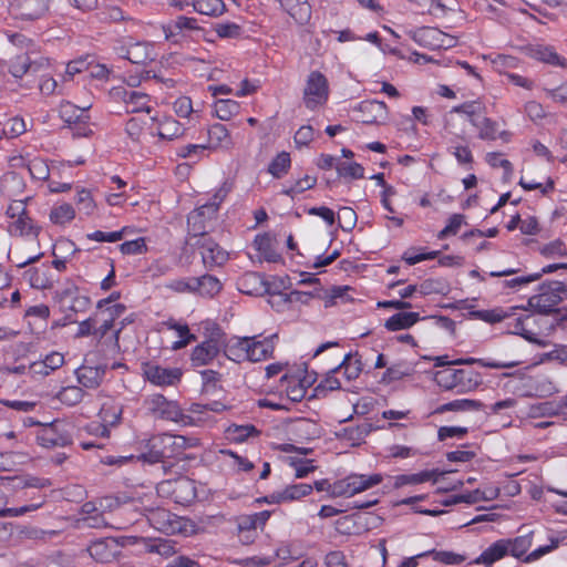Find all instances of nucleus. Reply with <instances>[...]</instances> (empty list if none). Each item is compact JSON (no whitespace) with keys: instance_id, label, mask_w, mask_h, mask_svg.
<instances>
[{"instance_id":"1","label":"nucleus","mask_w":567,"mask_h":567,"mask_svg":"<svg viewBox=\"0 0 567 567\" xmlns=\"http://www.w3.org/2000/svg\"><path fill=\"white\" fill-rule=\"evenodd\" d=\"M567 300V286L561 281H550L539 287V292L528 299V307L540 315L557 313L559 323L567 321V309L556 307Z\"/></svg>"},{"instance_id":"2","label":"nucleus","mask_w":567,"mask_h":567,"mask_svg":"<svg viewBox=\"0 0 567 567\" xmlns=\"http://www.w3.org/2000/svg\"><path fill=\"white\" fill-rule=\"evenodd\" d=\"M195 444L196 440L164 433L152 437L147 443V452L143 453L138 458L146 463L155 464L163 462L165 458L174 457Z\"/></svg>"},{"instance_id":"3","label":"nucleus","mask_w":567,"mask_h":567,"mask_svg":"<svg viewBox=\"0 0 567 567\" xmlns=\"http://www.w3.org/2000/svg\"><path fill=\"white\" fill-rule=\"evenodd\" d=\"M275 338L276 333L264 340H257L256 337L236 338L226 349V357L234 361H264L272 355Z\"/></svg>"},{"instance_id":"4","label":"nucleus","mask_w":567,"mask_h":567,"mask_svg":"<svg viewBox=\"0 0 567 567\" xmlns=\"http://www.w3.org/2000/svg\"><path fill=\"white\" fill-rule=\"evenodd\" d=\"M435 382L445 390L457 389L463 393L476 389L482 383V378L473 370L447 368L435 373Z\"/></svg>"},{"instance_id":"5","label":"nucleus","mask_w":567,"mask_h":567,"mask_svg":"<svg viewBox=\"0 0 567 567\" xmlns=\"http://www.w3.org/2000/svg\"><path fill=\"white\" fill-rule=\"evenodd\" d=\"M231 346L227 342L224 332L216 328L212 331L208 339L196 346L190 354L193 367H203L213 362V360L223 351Z\"/></svg>"},{"instance_id":"6","label":"nucleus","mask_w":567,"mask_h":567,"mask_svg":"<svg viewBox=\"0 0 567 567\" xmlns=\"http://www.w3.org/2000/svg\"><path fill=\"white\" fill-rule=\"evenodd\" d=\"M329 82L323 73L320 71H312L309 73L303 87V103L307 109L316 110L329 99Z\"/></svg>"},{"instance_id":"7","label":"nucleus","mask_w":567,"mask_h":567,"mask_svg":"<svg viewBox=\"0 0 567 567\" xmlns=\"http://www.w3.org/2000/svg\"><path fill=\"white\" fill-rule=\"evenodd\" d=\"M227 192L225 189H219L215 195L214 199L210 203H207L196 210L192 212L187 218L189 231L193 238H196L195 245H199L202 241L207 239L205 237L206 230L204 225V217L210 218L218 209L219 204L226 197Z\"/></svg>"},{"instance_id":"8","label":"nucleus","mask_w":567,"mask_h":567,"mask_svg":"<svg viewBox=\"0 0 567 567\" xmlns=\"http://www.w3.org/2000/svg\"><path fill=\"white\" fill-rule=\"evenodd\" d=\"M50 8V0H10V14L21 21H35L43 18Z\"/></svg>"},{"instance_id":"9","label":"nucleus","mask_w":567,"mask_h":567,"mask_svg":"<svg viewBox=\"0 0 567 567\" xmlns=\"http://www.w3.org/2000/svg\"><path fill=\"white\" fill-rule=\"evenodd\" d=\"M66 427L68 425L60 421L47 424L39 431L37 440L41 446L47 449L66 446L72 443V436Z\"/></svg>"},{"instance_id":"10","label":"nucleus","mask_w":567,"mask_h":567,"mask_svg":"<svg viewBox=\"0 0 567 567\" xmlns=\"http://www.w3.org/2000/svg\"><path fill=\"white\" fill-rule=\"evenodd\" d=\"M414 39L421 45L432 50H446L457 44L456 37L444 33L437 28H423L415 33Z\"/></svg>"},{"instance_id":"11","label":"nucleus","mask_w":567,"mask_h":567,"mask_svg":"<svg viewBox=\"0 0 567 567\" xmlns=\"http://www.w3.org/2000/svg\"><path fill=\"white\" fill-rule=\"evenodd\" d=\"M111 94L114 99H118L125 103L127 113H136L142 111L150 113L151 111V99L145 93L127 90L124 86H118L114 87L111 91Z\"/></svg>"},{"instance_id":"12","label":"nucleus","mask_w":567,"mask_h":567,"mask_svg":"<svg viewBox=\"0 0 567 567\" xmlns=\"http://www.w3.org/2000/svg\"><path fill=\"white\" fill-rule=\"evenodd\" d=\"M150 409L153 413H155L158 417L163 420H168L173 422H185V419H189L186 416L178 404L173 401H168L164 395L156 394L153 395L150 401Z\"/></svg>"},{"instance_id":"13","label":"nucleus","mask_w":567,"mask_h":567,"mask_svg":"<svg viewBox=\"0 0 567 567\" xmlns=\"http://www.w3.org/2000/svg\"><path fill=\"white\" fill-rule=\"evenodd\" d=\"M49 65L47 58L40 56L33 59L30 53H23L10 60L9 72L17 79L22 78L25 73L38 72Z\"/></svg>"},{"instance_id":"14","label":"nucleus","mask_w":567,"mask_h":567,"mask_svg":"<svg viewBox=\"0 0 567 567\" xmlns=\"http://www.w3.org/2000/svg\"><path fill=\"white\" fill-rule=\"evenodd\" d=\"M144 375L153 384L158 386L175 385L181 381L182 371L178 368L166 369L155 364L144 365Z\"/></svg>"},{"instance_id":"15","label":"nucleus","mask_w":567,"mask_h":567,"mask_svg":"<svg viewBox=\"0 0 567 567\" xmlns=\"http://www.w3.org/2000/svg\"><path fill=\"white\" fill-rule=\"evenodd\" d=\"M146 518L155 529L166 534L175 533L179 528L177 517L165 508H146Z\"/></svg>"},{"instance_id":"16","label":"nucleus","mask_w":567,"mask_h":567,"mask_svg":"<svg viewBox=\"0 0 567 567\" xmlns=\"http://www.w3.org/2000/svg\"><path fill=\"white\" fill-rule=\"evenodd\" d=\"M118 548V543L115 539L104 538L93 542L87 551L95 561L107 564L115 559Z\"/></svg>"},{"instance_id":"17","label":"nucleus","mask_w":567,"mask_h":567,"mask_svg":"<svg viewBox=\"0 0 567 567\" xmlns=\"http://www.w3.org/2000/svg\"><path fill=\"white\" fill-rule=\"evenodd\" d=\"M203 262L206 268L221 266L226 262L228 254L212 239H205L199 245Z\"/></svg>"},{"instance_id":"18","label":"nucleus","mask_w":567,"mask_h":567,"mask_svg":"<svg viewBox=\"0 0 567 567\" xmlns=\"http://www.w3.org/2000/svg\"><path fill=\"white\" fill-rule=\"evenodd\" d=\"M239 290L249 296H264L270 292L269 284L258 272H246L239 280Z\"/></svg>"},{"instance_id":"19","label":"nucleus","mask_w":567,"mask_h":567,"mask_svg":"<svg viewBox=\"0 0 567 567\" xmlns=\"http://www.w3.org/2000/svg\"><path fill=\"white\" fill-rule=\"evenodd\" d=\"M312 489V485L309 484L289 485L281 492H275L271 495L266 496L264 501L269 504L296 501L309 495Z\"/></svg>"},{"instance_id":"20","label":"nucleus","mask_w":567,"mask_h":567,"mask_svg":"<svg viewBox=\"0 0 567 567\" xmlns=\"http://www.w3.org/2000/svg\"><path fill=\"white\" fill-rule=\"evenodd\" d=\"M357 111L361 114L359 116L360 122L373 124L386 116L388 107L384 102L372 100L361 102Z\"/></svg>"},{"instance_id":"21","label":"nucleus","mask_w":567,"mask_h":567,"mask_svg":"<svg viewBox=\"0 0 567 567\" xmlns=\"http://www.w3.org/2000/svg\"><path fill=\"white\" fill-rule=\"evenodd\" d=\"M81 517L78 519L80 527L102 528L107 526V522L103 513L97 508L95 503L86 502L81 507Z\"/></svg>"},{"instance_id":"22","label":"nucleus","mask_w":567,"mask_h":567,"mask_svg":"<svg viewBox=\"0 0 567 567\" xmlns=\"http://www.w3.org/2000/svg\"><path fill=\"white\" fill-rule=\"evenodd\" d=\"M289 16L299 24L310 20L311 8L307 0H277Z\"/></svg>"},{"instance_id":"23","label":"nucleus","mask_w":567,"mask_h":567,"mask_svg":"<svg viewBox=\"0 0 567 567\" xmlns=\"http://www.w3.org/2000/svg\"><path fill=\"white\" fill-rule=\"evenodd\" d=\"M509 544L506 539L497 540L486 548L480 557L475 559V564H482L487 567L492 566L495 561L505 557L509 551Z\"/></svg>"},{"instance_id":"24","label":"nucleus","mask_w":567,"mask_h":567,"mask_svg":"<svg viewBox=\"0 0 567 567\" xmlns=\"http://www.w3.org/2000/svg\"><path fill=\"white\" fill-rule=\"evenodd\" d=\"M105 374V367L82 365L76 370V378L80 384L89 389L97 388Z\"/></svg>"},{"instance_id":"25","label":"nucleus","mask_w":567,"mask_h":567,"mask_svg":"<svg viewBox=\"0 0 567 567\" xmlns=\"http://www.w3.org/2000/svg\"><path fill=\"white\" fill-rule=\"evenodd\" d=\"M528 54L538 61L558 65L561 68L567 66V62L564 58L559 56L553 47L549 45H534L528 49Z\"/></svg>"},{"instance_id":"26","label":"nucleus","mask_w":567,"mask_h":567,"mask_svg":"<svg viewBox=\"0 0 567 567\" xmlns=\"http://www.w3.org/2000/svg\"><path fill=\"white\" fill-rule=\"evenodd\" d=\"M485 105L480 101L465 102L452 109L451 113L464 114L473 126H480L481 118L485 115Z\"/></svg>"},{"instance_id":"27","label":"nucleus","mask_w":567,"mask_h":567,"mask_svg":"<svg viewBox=\"0 0 567 567\" xmlns=\"http://www.w3.org/2000/svg\"><path fill=\"white\" fill-rule=\"evenodd\" d=\"M444 472L437 470L422 471L415 474H402L395 477L394 486L401 487L404 485H416L433 480L437 482V477L444 475Z\"/></svg>"},{"instance_id":"28","label":"nucleus","mask_w":567,"mask_h":567,"mask_svg":"<svg viewBox=\"0 0 567 567\" xmlns=\"http://www.w3.org/2000/svg\"><path fill=\"white\" fill-rule=\"evenodd\" d=\"M60 300L63 306L75 313L85 311L91 305L90 298L79 295L76 289L74 291L65 289L61 292Z\"/></svg>"},{"instance_id":"29","label":"nucleus","mask_w":567,"mask_h":567,"mask_svg":"<svg viewBox=\"0 0 567 567\" xmlns=\"http://www.w3.org/2000/svg\"><path fill=\"white\" fill-rule=\"evenodd\" d=\"M153 47L148 43L137 42L127 47L125 58L135 64H144L152 61Z\"/></svg>"},{"instance_id":"30","label":"nucleus","mask_w":567,"mask_h":567,"mask_svg":"<svg viewBox=\"0 0 567 567\" xmlns=\"http://www.w3.org/2000/svg\"><path fill=\"white\" fill-rule=\"evenodd\" d=\"M419 320L420 316L417 312H398L385 321L384 327L389 331H398L412 327Z\"/></svg>"},{"instance_id":"31","label":"nucleus","mask_w":567,"mask_h":567,"mask_svg":"<svg viewBox=\"0 0 567 567\" xmlns=\"http://www.w3.org/2000/svg\"><path fill=\"white\" fill-rule=\"evenodd\" d=\"M24 189V182L14 172L7 173L1 179V192L8 198L18 197Z\"/></svg>"},{"instance_id":"32","label":"nucleus","mask_w":567,"mask_h":567,"mask_svg":"<svg viewBox=\"0 0 567 567\" xmlns=\"http://www.w3.org/2000/svg\"><path fill=\"white\" fill-rule=\"evenodd\" d=\"M209 142L213 147H220L230 150L234 146V142L229 135L228 130L225 125L216 123L208 130Z\"/></svg>"},{"instance_id":"33","label":"nucleus","mask_w":567,"mask_h":567,"mask_svg":"<svg viewBox=\"0 0 567 567\" xmlns=\"http://www.w3.org/2000/svg\"><path fill=\"white\" fill-rule=\"evenodd\" d=\"M91 107V104L79 107L70 102H62L60 105V116L61 118L68 123H78L84 122L87 116L84 115V112Z\"/></svg>"},{"instance_id":"34","label":"nucleus","mask_w":567,"mask_h":567,"mask_svg":"<svg viewBox=\"0 0 567 567\" xmlns=\"http://www.w3.org/2000/svg\"><path fill=\"white\" fill-rule=\"evenodd\" d=\"M193 284L195 287V292L208 297L216 295L221 288L219 280L210 275L193 278Z\"/></svg>"},{"instance_id":"35","label":"nucleus","mask_w":567,"mask_h":567,"mask_svg":"<svg viewBox=\"0 0 567 567\" xmlns=\"http://www.w3.org/2000/svg\"><path fill=\"white\" fill-rule=\"evenodd\" d=\"M352 496L357 493L363 492L372 486L382 482L380 474L367 475H350L348 476Z\"/></svg>"},{"instance_id":"36","label":"nucleus","mask_w":567,"mask_h":567,"mask_svg":"<svg viewBox=\"0 0 567 567\" xmlns=\"http://www.w3.org/2000/svg\"><path fill=\"white\" fill-rule=\"evenodd\" d=\"M192 7L198 13L210 17L221 16L226 10L223 0H193Z\"/></svg>"},{"instance_id":"37","label":"nucleus","mask_w":567,"mask_h":567,"mask_svg":"<svg viewBox=\"0 0 567 567\" xmlns=\"http://www.w3.org/2000/svg\"><path fill=\"white\" fill-rule=\"evenodd\" d=\"M164 324L167 326L169 329L175 330L181 338V340L173 343V346H172L173 350H178V349L185 348L190 342L196 340L195 334L190 333L187 324H182L173 319L164 322Z\"/></svg>"},{"instance_id":"38","label":"nucleus","mask_w":567,"mask_h":567,"mask_svg":"<svg viewBox=\"0 0 567 567\" xmlns=\"http://www.w3.org/2000/svg\"><path fill=\"white\" fill-rule=\"evenodd\" d=\"M183 30H199L196 19L181 16L164 27V32L167 39L176 35Z\"/></svg>"},{"instance_id":"39","label":"nucleus","mask_w":567,"mask_h":567,"mask_svg":"<svg viewBox=\"0 0 567 567\" xmlns=\"http://www.w3.org/2000/svg\"><path fill=\"white\" fill-rule=\"evenodd\" d=\"M64 363L63 354L59 352H52L45 357L42 362H34L31 364L30 369H32L35 373H44L49 374V370L53 371L62 367Z\"/></svg>"},{"instance_id":"40","label":"nucleus","mask_w":567,"mask_h":567,"mask_svg":"<svg viewBox=\"0 0 567 567\" xmlns=\"http://www.w3.org/2000/svg\"><path fill=\"white\" fill-rule=\"evenodd\" d=\"M255 247L260 252V256L269 262H276L280 258L272 247L271 238L268 235H258L255 238Z\"/></svg>"},{"instance_id":"41","label":"nucleus","mask_w":567,"mask_h":567,"mask_svg":"<svg viewBox=\"0 0 567 567\" xmlns=\"http://www.w3.org/2000/svg\"><path fill=\"white\" fill-rule=\"evenodd\" d=\"M483 406L482 402L470 399L454 400L441 405L436 412L443 413L447 411H478Z\"/></svg>"},{"instance_id":"42","label":"nucleus","mask_w":567,"mask_h":567,"mask_svg":"<svg viewBox=\"0 0 567 567\" xmlns=\"http://www.w3.org/2000/svg\"><path fill=\"white\" fill-rule=\"evenodd\" d=\"M470 315L475 319H480L487 323L493 324V323L501 322L504 319L509 318L512 316V312L505 311L501 308H495V309H491V310L471 311Z\"/></svg>"},{"instance_id":"43","label":"nucleus","mask_w":567,"mask_h":567,"mask_svg":"<svg viewBox=\"0 0 567 567\" xmlns=\"http://www.w3.org/2000/svg\"><path fill=\"white\" fill-rule=\"evenodd\" d=\"M291 159L287 152L279 153L269 164L268 172L275 178H281L290 168Z\"/></svg>"},{"instance_id":"44","label":"nucleus","mask_w":567,"mask_h":567,"mask_svg":"<svg viewBox=\"0 0 567 567\" xmlns=\"http://www.w3.org/2000/svg\"><path fill=\"white\" fill-rule=\"evenodd\" d=\"M530 319H533V317L530 315L525 316V318H520V317L516 318L513 323L508 324V329L514 334H519L530 342H534L542 347H545L546 346L545 342L538 340L537 338H535L534 333H532L529 330L525 329V324H524L525 321L530 320Z\"/></svg>"},{"instance_id":"45","label":"nucleus","mask_w":567,"mask_h":567,"mask_svg":"<svg viewBox=\"0 0 567 567\" xmlns=\"http://www.w3.org/2000/svg\"><path fill=\"white\" fill-rule=\"evenodd\" d=\"M454 364H473L478 363L482 367L491 368V369H505V368H514L519 364V361L512 360V361H491V360H484V359H474V358H466V359H458L453 362Z\"/></svg>"},{"instance_id":"46","label":"nucleus","mask_w":567,"mask_h":567,"mask_svg":"<svg viewBox=\"0 0 567 567\" xmlns=\"http://www.w3.org/2000/svg\"><path fill=\"white\" fill-rule=\"evenodd\" d=\"M239 112V104L234 100H218L215 103V114L221 121H228Z\"/></svg>"},{"instance_id":"47","label":"nucleus","mask_w":567,"mask_h":567,"mask_svg":"<svg viewBox=\"0 0 567 567\" xmlns=\"http://www.w3.org/2000/svg\"><path fill=\"white\" fill-rule=\"evenodd\" d=\"M228 436L236 441L243 442L249 436H255L259 434V431L251 424L246 425H231L227 429Z\"/></svg>"},{"instance_id":"48","label":"nucleus","mask_w":567,"mask_h":567,"mask_svg":"<svg viewBox=\"0 0 567 567\" xmlns=\"http://www.w3.org/2000/svg\"><path fill=\"white\" fill-rule=\"evenodd\" d=\"M183 134V127L181 124L173 120L166 118L158 126V136L165 140H173Z\"/></svg>"},{"instance_id":"49","label":"nucleus","mask_w":567,"mask_h":567,"mask_svg":"<svg viewBox=\"0 0 567 567\" xmlns=\"http://www.w3.org/2000/svg\"><path fill=\"white\" fill-rule=\"evenodd\" d=\"M532 534L533 533L516 537L513 540L507 539L511 546L508 553L516 558L523 557L532 546Z\"/></svg>"},{"instance_id":"50","label":"nucleus","mask_w":567,"mask_h":567,"mask_svg":"<svg viewBox=\"0 0 567 567\" xmlns=\"http://www.w3.org/2000/svg\"><path fill=\"white\" fill-rule=\"evenodd\" d=\"M75 216L74 209L70 204H62L58 207H54L50 213V219L54 224L63 225L70 220H72Z\"/></svg>"},{"instance_id":"51","label":"nucleus","mask_w":567,"mask_h":567,"mask_svg":"<svg viewBox=\"0 0 567 567\" xmlns=\"http://www.w3.org/2000/svg\"><path fill=\"white\" fill-rule=\"evenodd\" d=\"M83 391L79 386H65L58 393V399L68 405H75L83 399Z\"/></svg>"},{"instance_id":"52","label":"nucleus","mask_w":567,"mask_h":567,"mask_svg":"<svg viewBox=\"0 0 567 567\" xmlns=\"http://www.w3.org/2000/svg\"><path fill=\"white\" fill-rule=\"evenodd\" d=\"M337 172L340 176L351 177L354 179L363 178L364 168L358 163L342 162L337 165Z\"/></svg>"},{"instance_id":"53","label":"nucleus","mask_w":567,"mask_h":567,"mask_svg":"<svg viewBox=\"0 0 567 567\" xmlns=\"http://www.w3.org/2000/svg\"><path fill=\"white\" fill-rule=\"evenodd\" d=\"M28 171L32 178L38 181H45L50 175V168L48 164L40 158H34L29 162Z\"/></svg>"},{"instance_id":"54","label":"nucleus","mask_w":567,"mask_h":567,"mask_svg":"<svg viewBox=\"0 0 567 567\" xmlns=\"http://www.w3.org/2000/svg\"><path fill=\"white\" fill-rule=\"evenodd\" d=\"M89 56L80 58L73 61H70L66 64V70L64 74V80H71L75 74L85 72L90 69L91 62L87 61Z\"/></svg>"},{"instance_id":"55","label":"nucleus","mask_w":567,"mask_h":567,"mask_svg":"<svg viewBox=\"0 0 567 567\" xmlns=\"http://www.w3.org/2000/svg\"><path fill=\"white\" fill-rule=\"evenodd\" d=\"M478 128V137L481 140H495L497 133V123L485 115L480 121V126H475Z\"/></svg>"},{"instance_id":"56","label":"nucleus","mask_w":567,"mask_h":567,"mask_svg":"<svg viewBox=\"0 0 567 567\" xmlns=\"http://www.w3.org/2000/svg\"><path fill=\"white\" fill-rule=\"evenodd\" d=\"M316 177L307 175L303 178L298 179L291 187L284 189L282 194L293 197L297 194L312 188L316 185Z\"/></svg>"},{"instance_id":"57","label":"nucleus","mask_w":567,"mask_h":567,"mask_svg":"<svg viewBox=\"0 0 567 567\" xmlns=\"http://www.w3.org/2000/svg\"><path fill=\"white\" fill-rule=\"evenodd\" d=\"M32 229L33 226L31 225V219L27 214L18 217V219L9 226V231L16 236L30 234Z\"/></svg>"},{"instance_id":"58","label":"nucleus","mask_w":567,"mask_h":567,"mask_svg":"<svg viewBox=\"0 0 567 567\" xmlns=\"http://www.w3.org/2000/svg\"><path fill=\"white\" fill-rule=\"evenodd\" d=\"M430 555L433 556L434 560L446 564V565H460L465 560V557L455 554L453 551H436V550H429Z\"/></svg>"},{"instance_id":"59","label":"nucleus","mask_w":567,"mask_h":567,"mask_svg":"<svg viewBox=\"0 0 567 567\" xmlns=\"http://www.w3.org/2000/svg\"><path fill=\"white\" fill-rule=\"evenodd\" d=\"M120 250L124 255H137L145 252L147 250V247L144 238H137L135 240H130L121 244Z\"/></svg>"},{"instance_id":"60","label":"nucleus","mask_w":567,"mask_h":567,"mask_svg":"<svg viewBox=\"0 0 567 567\" xmlns=\"http://www.w3.org/2000/svg\"><path fill=\"white\" fill-rule=\"evenodd\" d=\"M339 220L343 230L351 231L357 224V214L350 207H342L339 210Z\"/></svg>"},{"instance_id":"61","label":"nucleus","mask_w":567,"mask_h":567,"mask_svg":"<svg viewBox=\"0 0 567 567\" xmlns=\"http://www.w3.org/2000/svg\"><path fill=\"white\" fill-rule=\"evenodd\" d=\"M410 374V369L403 364H396L386 369L382 377V381L390 383L393 381L401 380L402 378Z\"/></svg>"},{"instance_id":"62","label":"nucleus","mask_w":567,"mask_h":567,"mask_svg":"<svg viewBox=\"0 0 567 567\" xmlns=\"http://www.w3.org/2000/svg\"><path fill=\"white\" fill-rule=\"evenodd\" d=\"M464 221V216L461 214H454L449 224L439 233V238L443 239L451 235H456Z\"/></svg>"},{"instance_id":"63","label":"nucleus","mask_w":567,"mask_h":567,"mask_svg":"<svg viewBox=\"0 0 567 567\" xmlns=\"http://www.w3.org/2000/svg\"><path fill=\"white\" fill-rule=\"evenodd\" d=\"M486 162L492 167H502L508 177L513 173V166L509 161L502 158V153L493 152L486 155Z\"/></svg>"},{"instance_id":"64","label":"nucleus","mask_w":567,"mask_h":567,"mask_svg":"<svg viewBox=\"0 0 567 567\" xmlns=\"http://www.w3.org/2000/svg\"><path fill=\"white\" fill-rule=\"evenodd\" d=\"M540 254L545 257H563L567 255V250L561 240H555L545 245L540 249Z\"/></svg>"}]
</instances>
